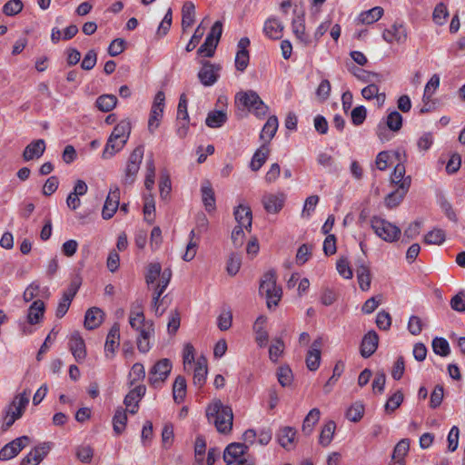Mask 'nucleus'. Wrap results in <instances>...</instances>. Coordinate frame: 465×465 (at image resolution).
Wrapping results in <instances>:
<instances>
[{"mask_svg": "<svg viewBox=\"0 0 465 465\" xmlns=\"http://www.w3.org/2000/svg\"><path fill=\"white\" fill-rule=\"evenodd\" d=\"M431 346L434 353L441 357H446L450 353V344L445 338L435 337Z\"/></svg>", "mask_w": 465, "mask_h": 465, "instance_id": "48", "label": "nucleus"}, {"mask_svg": "<svg viewBox=\"0 0 465 465\" xmlns=\"http://www.w3.org/2000/svg\"><path fill=\"white\" fill-rule=\"evenodd\" d=\"M195 6L192 2H186L182 8V27L186 30L194 23Z\"/></svg>", "mask_w": 465, "mask_h": 465, "instance_id": "37", "label": "nucleus"}, {"mask_svg": "<svg viewBox=\"0 0 465 465\" xmlns=\"http://www.w3.org/2000/svg\"><path fill=\"white\" fill-rule=\"evenodd\" d=\"M371 228L380 238L386 242H394L401 235V230L397 226L379 217L371 219Z\"/></svg>", "mask_w": 465, "mask_h": 465, "instance_id": "5", "label": "nucleus"}, {"mask_svg": "<svg viewBox=\"0 0 465 465\" xmlns=\"http://www.w3.org/2000/svg\"><path fill=\"white\" fill-rule=\"evenodd\" d=\"M407 440H401L394 447L391 465H406Z\"/></svg>", "mask_w": 465, "mask_h": 465, "instance_id": "29", "label": "nucleus"}, {"mask_svg": "<svg viewBox=\"0 0 465 465\" xmlns=\"http://www.w3.org/2000/svg\"><path fill=\"white\" fill-rule=\"evenodd\" d=\"M207 364L205 358L198 359L193 372V383L199 388L203 387L206 381Z\"/></svg>", "mask_w": 465, "mask_h": 465, "instance_id": "32", "label": "nucleus"}, {"mask_svg": "<svg viewBox=\"0 0 465 465\" xmlns=\"http://www.w3.org/2000/svg\"><path fill=\"white\" fill-rule=\"evenodd\" d=\"M284 342L281 338L275 339L274 342L269 348V357L272 361H277L282 354Z\"/></svg>", "mask_w": 465, "mask_h": 465, "instance_id": "60", "label": "nucleus"}, {"mask_svg": "<svg viewBox=\"0 0 465 465\" xmlns=\"http://www.w3.org/2000/svg\"><path fill=\"white\" fill-rule=\"evenodd\" d=\"M208 421L213 423L220 433L227 434L232 430L233 413L230 406L223 405L220 400L213 401L206 408Z\"/></svg>", "mask_w": 465, "mask_h": 465, "instance_id": "1", "label": "nucleus"}, {"mask_svg": "<svg viewBox=\"0 0 465 465\" xmlns=\"http://www.w3.org/2000/svg\"><path fill=\"white\" fill-rule=\"evenodd\" d=\"M117 104V98L114 94H102L96 99L97 108L104 113L112 111Z\"/></svg>", "mask_w": 465, "mask_h": 465, "instance_id": "42", "label": "nucleus"}, {"mask_svg": "<svg viewBox=\"0 0 465 465\" xmlns=\"http://www.w3.org/2000/svg\"><path fill=\"white\" fill-rule=\"evenodd\" d=\"M321 416V411L318 408L312 409L306 415L302 422V430L305 435H310L312 432L314 425L318 422Z\"/></svg>", "mask_w": 465, "mask_h": 465, "instance_id": "35", "label": "nucleus"}, {"mask_svg": "<svg viewBox=\"0 0 465 465\" xmlns=\"http://www.w3.org/2000/svg\"><path fill=\"white\" fill-rule=\"evenodd\" d=\"M248 450L249 446L246 443L229 444L223 452L226 465H255V459L247 453Z\"/></svg>", "mask_w": 465, "mask_h": 465, "instance_id": "3", "label": "nucleus"}, {"mask_svg": "<svg viewBox=\"0 0 465 465\" xmlns=\"http://www.w3.org/2000/svg\"><path fill=\"white\" fill-rule=\"evenodd\" d=\"M223 34V23L216 21L211 27L204 43L197 50L198 54L213 57Z\"/></svg>", "mask_w": 465, "mask_h": 465, "instance_id": "4", "label": "nucleus"}, {"mask_svg": "<svg viewBox=\"0 0 465 465\" xmlns=\"http://www.w3.org/2000/svg\"><path fill=\"white\" fill-rule=\"evenodd\" d=\"M186 394V381L184 377L179 375L174 380L173 385V397L175 402L181 403L183 401Z\"/></svg>", "mask_w": 465, "mask_h": 465, "instance_id": "39", "label": "nucleus"}, {"mask_svg": "<svg viewBox=\"0 0 465 465\" xmlns=\"http://www.w3.org/2000/svg\"><path fill=\"white\" fill-rule=\"evenodd\" d=\"M131 130V122L128 119L122 120L114 126L111 135L109 136V142L112 143L113 140H124V143H127Z\"/></svg>", "mask_w": 465, "mask_h": 465, "instance_id": "21", "label": "nucleus"}, {"mask_svg": "<svg viewBox=\"0 0 465 465\" xmlns=\"http://www.w3.org/2000/svg\"><path fill=\"white\" fill-rule=\"evenodd\" d=\"M284 201L283 193L268 194L262 198V204L267 213H278L282 209Z\"/></svg>", "mask_w": 465, "mask_h": 465, "instance_id": "17", "label": "nucleus"}, {"mask_svg": "<svg viewBox=\"0 0 465 465\" xmlns=\"http://www.w3.org/2000/svg\"><path fill=\"white\" fill-rule=\"evenodd\" d=\"M449 16V12L447 6L443 3H439L433 11L432 18L433 21L440 25H442L446 23V19Z\"/></svg>", "mask_w": 465, "mask_h": 465, "instance_id": "55", "label": "nucleus"}, {"mask_svg": "<svg viewBox=\"0 0 465 465\" xmlns=\"http://www.w3.org/2000/svg\"><path fill=\"white\" fill-rule=\"evenodd\" d=\"M126 422L127 415L125 411L123 408L117 409L113 418L114 430L117 435L124 430Z\"/></svg>", "mask_w": 465, "mask_h": 465, "instance_id": "46", "label": "nucleus"}, {"mask_svg": "<svg viewBox=\"0 0 465 465\" xmlns=\"http://www.w3.org/2000/svg\"><path fill=\"white\" fill-rule=\"evenodd\" d=\"M24 7L21 0H9L3 6V13L7 16H14L19 14Z\"/></svg>", "mask_w": 465, "mask_h": 465, "instance_id": "54", "label": "nucleus"}, {"mask_svg": "<svg viewBox=\"0 0 465 465\" xmlns=\"http://www.w3.org/2000/svg\"><path fill=\"white\" fill-rule=\"evenodd\" d=\"M154 333V326L152 321H148L147 323L139 331L137 338V348L140 352L145 353L150 350L149 338Z\"/></svg>", "mask_w": 465, "mask_h": 465, "instance_id": "15", "label": "nucleus"}, {"mask_svg": "<svg viewBox=\"0 0 465 465\" xmlns=\"http://www.w3.org/2000/svg\"><path fill=\"white\" fill-rule=\"evenodd\" d=\"M220 64H212L210 61H203L202 67L198 73V78L204 86L213 85L220 77Z\"/></svg>", "mask_w": 465, "mask_h": 465, "instance_id": "8", "label": "nucleus"}, {"mask_svg": "<svg viewBox=\"0 0 465 465\" xmlns=\"http://www.w3.org/2000/svg\"><path fill=\"white\" fill-rule=\"evenodd\" d=\"M30 441L28 436H21L13 440L0 450V460H8L15 458Z\"/></svg>", "mask_w": 465, "mask_h": 465, "instance_id": "9", "label": "nucleus"}, {"mask_svg": "<svg viewBox=\"0 0 465 465\" xmlns=\"http://www.w3.org/2000/svg\"><path fill=\"white\" fill-rule=\"evenodd\" d=\"M282 30V25L275 18H270L264 23L263 32L271 39H280Z\"/></svg>", "mask_w": 465, "mask_h": 465, "instance_id": "31", "label": "nucleus"}, {"mask_svg": "<svg viewBox=\"0 0 465 465\" xmlns=\"http://www.w3.org/2000/svg\"><path fill=\"white\" fill-rule=\"evenodd\" d=\"M233 214L236 222L238 223V225H242V227H244V229L250 232L252 230V213L251 208L240 204L234 210Z\"/></svg>", "mask_w": 465, "mask_h": 465, "instance_id": "19", "label": "nucleus"}, {"mask_svg": "<svg viewBox=\"0 0 465 465\" xmlns=\"http://www.w3.org/2000/svg\"><path fill=\"white\" fill-rule=\"evenodd\" d=\"M119 340H120V327L117 323H114L112 328L110 329L105 344H104V351L106 353V356H108V352H111L112 354L114 353L115 350L119 347Z\"/></svg>", "mask_w": 465, "mask_h": 465, "instance_id": "25", "label": "nucleus"}, {"mask_svg": "<svg viewBox=\"0 0 465 465\" xmlns=\"http://www.w3.org/2000/svg\"><path fill=\"white\" fill-rule=\"evenodd\" d=\"M382 36L383 39L389 43H391L393 41H404L406 37L405 28L403 27L402 25H397L395 24L392 25L391 29L385 30L382 34Z\"/></svg>", "mask_w": 465, "mask_h": 465, "instance_id": "36", "label": "nucleus"}, {"mask_svg": "<svg viewBox=\"0 0 465 465\" xmlns=\"http://www.w3.org/2000/svg\"><path fill=\"white\" fill-rule=\"evenodd\" d=\"M45 150V142L43 139H38L31 142L24 150L23 158L28 162L34 159L40 158Z\"/></svg>", "mask_w": 465, "mask_h": 465, "instance_id": "16", "label": "nucleus"}, {"mask_svg": "<svg viewBox=\"0 0 465 465\" xmlns=\"http://www.w3.org/2000/svg\"><path fill=\"white\" fill-rule=\"evenodd\" d=\"M29 403V393L24 391L16 395L12 402L7 406V410L14 411V412L20 411V418L23 416L27 405Z\"/></svg>", "mask_w": 465, "mask_h": 465, "instance_id": "33", "label": "nucleus"}, {"mask_svg": "<svg viewBox=\"0 0 465 465\" xmlns=\"http://www.w3.org/2000/svg\"><path fill=\"white\" fill-rule=\"evenodd\" d=\"M322 345V340L321 337L313 341L312 348L308 351L306 355V366L307 368L314 371L318 370L321 363V347Z\"/></svg>", "mask_w": 465, "mask_h": 465, "instance_id": "12", "label": "nucleus"}, {"mask_svg": "<svg viewBox=\"0 0 465 465\" xmlns=\"http://www.w3.org/2000/svg\"><path fill=\"white\" fill-rule=\"evenodd\" d=\"M405 173H406L405 165L403 163H398L395 166L394 171L391 176V183L392 184L398 186V188L403 190L404 184H405V182L403 179Z\"/></svg>", "mask_w": 465, "mask_h": 465, "instance_id": "50", "label": "nucleus"}, {"mask_svg": "<svg viewBox=\"0 0 465 465\" xmlns=\"http://www.w3.org/2000/svg\"><path fill=\"white\" fill-rule=\"evenodd\" d=\"M104 312L98 307L88 309L84 316V327L87 330H94L100 326L103 322Z\"/></svg>", "mask_w": 465, "mask_h": 465, "instance_id": "22", "label": "nucleus"}, {"mask_svg": "<svg viewBox=\"0 0 465 465\" xmlns=\"http://www.w3.org/2000/svg\"><path fill=\"white\" fill-rule=\"evenodd\" d=\"M356 266L359 286L362 291H368L371 281L370 268L364 263L363 260H359Z\"/></svg>", "mask_w": 465, "mask_h": 465, "instance_id": "20", "label": "nucleus"}, {"mask_svg": "<svg viewBox=\"0 0 465 465\" xmlns=\"http://www.w3.org/2000/svg\"><path fill=\"white\" fill-rule=\"evenodd\" d=\"M379 337L374 331H369L364 335L361 343V355L363 358L371 357L378 347Z\"/></svg>", "mask_w": 465, "mask_h": 465, "instance_id": "14", "label": "nucleus"}, {"mask_svg": "<svg viewBox=\"0 0 465 465\" xmlns=\"http://www.w3.org/2000/svg\"><path fill=\"white\" fill-rule=\"evenodd\" d=\"M446 240V232L440 228H434L424 235L423 242L428 245H440Z\"/></svg>", "mask_w": 465, "mask_h": 465, "instance_id": "41", "label": "nucleus"}, {"mask_svg": "<svg viewBox=\"0 0 465 465\" xmlns=\"http://www.w3.org/2000/svg\"><path fill=\"white\" fill-rule=\"evenodd\" d=\"M172 371V362L169 359L158 361L150 370L149 383L154 388L160 386Z\"/></svg>", "mask_w": 465, "mask_h": 465, "instance_id": "7", "label": "nucleus"}, {"mask_svg": "<svg viewBox=\"0 0 465 465\" xmlns=\"http://www.w3.org/2000/svg\"><path fill=\"white\" fill-rule=\"evenodd\" d=\"M383 12L382 7L375 6L368 11L361 12L359 15V21L364 25H371L383 15Z\"/></svg>", "mask_w": 465, "mask_h": 465, "instance_id": "38", "label": "nucleus"}, {"mask_svg": "<svg viewBox=\"0 0 465 465\" xmlns=\"http://www.w3.org/2000/svg\"><path fill=\"white\" fill-rule=\"evenodd\" d=\"M202 201L207 213H212L216 209V201L214 191L209 181H205L201 187Z\"/></svg>", "mask_w": 465, "mask_h": 465, "instance_id": "18", "label": "nucleus"}, {"mask_svg": "<svg viewBox=\"0 0 465 465\" xmlns=\"http://www.w3.org/2000/svg\"><path fill=\"white\" fill-rule=\"evenodd\" d=\"M148 321H145L144 314L140 303L132 305L131 313L129 317V323L131 327L138 331L143 327Z\"/></svg>", "mask_w": 465, "mask_h": 465, "instance_id": "24", "label": "nucleus"}, {"mask_svg": "<svg viewBox=\"0 0 465 465\" xmlns=\"http://www.w3.org/2000/svg\"><path fill=\"white\" fill-rule=\"evenodd\" d=\"M162 272V266L159 262H152L148 265L145 282L147 284L153 283Z\"/></svg>", "mask_w": 465, "mask_h": 465, "instance_id": "58", "label": "nucleus"}, {"mask_svg": "<svg viewBox=\"0 0 465 465\" xmlns=\"http://www.w3.org/2000/svg\"><path fill=\"white\" fill-rule=\"evenodd\" d=\"M276 272L274 270H270L262 275L261 279L259 292L261 294L269 292L271 289L277 287L276 285Z\"/></svg>", "mask_w": 465, "mask_h": 465, "instance_id": "40", "label": "nucleus"}, {"mask_svg": "<svg viewBox=\"0 0 465 465\" xmlns=\"http://www.w3.org/2000/svg\"><path fill=\"white\" fill-rule=\"evenodd\" d=\"M45 310V302L41 300L35 301L28 309L27 321L34 325L38 323L44 317Z\"/></svg>", "mask_w": 465, "mask_h": 465, "instance_id": "26", "label": "nucleus"}, {"mask_svg": "<svg viewBox=\"0 0 465 465\" xmlns=\"http://www.w3.org/2000/svg\"><path fill=\"white\" fill-rule=\"evenodd\" d=\"M69 349L77 362H82L86 358V349L84 339L78 332L72 334L69 340Z\"/></svg>", "mask_w": 465, "mask_h": 465, "instance_id": "13", "label": "nucleus"}, {"mask_svg": "<svg viewBox=\"0 0 465 465\" xmlns=\"http://www.w3.org/2000/svg\"><path fill=\"white\" fill-rule=\"evenodd\" d=\"M403 393L400 391H396L388 399L385 404V411L387 412L393 411L401 405V403L403 401Z\"/></svg>", "mask_w": 465, "mask_h": 465, "instance_id": "62", "label": "nucleus"}, {"mask_svg": "<svg viewBox=\"0 0 465 465\" xmlns=\"http://www.w3.org/2000/svg\"><path fill=\"white\" fill-rule=\"evenodd\" d=\"M52 442H43L35 446L22 460L20 465H38L50 452Z\"/></svg>", "mask_w": 465, "mask_h": 465, "instance_id": "10", "label": "nucleus"}, {"mask_svg": "<svg viewBox=\"0 0 465 465\" xmlns=\"http://www.w3.org/2000/svg\"><path fill=\"white\" fill-rule=\"evenodd\" d=\"M120 190L118 187L111 189L103 207L102 216L105 220L111 219L119 206Z\"/></svg>", "mask_w": 465, "mask_h": 465, "instance_id": "11", "label": "nucleus"}, {"mask_svg": "<svg viewBox=\"0 0 465 465\" xmlns=\"http://www.w3.org/2000/svg\"><path fill=\"white\" fill-rule=\"evenodd\" d=\"M270 150L266 143H263L253 154L250 168L257 172L259 171L262 166L265 163L268 156H269Z\"/></svg>", "mask_w": 465, "mask_h": 465, "instance_id": "28", "label": "nucleus"}, {"mask_svg": "<svg viewBox=\"0 0 465 465\" xmlns=\"http://www.w3.org/2000/svg\"><path fill=\"white\" fill-rule=\"evenodd\" d=\"M336 268L341 276L345 279H351L353 276L352 270L350 267L347 258L341 257L337 261Z\"/></svg>", "mask_w": 465, "mask_h": 465, "instance_id": "61", "label": "nucleus"}, {"mask_svg": "<svg viewBox=\"0 0 465 465\" xmlns=\"http://www.w3.org/2000/svg\"><path fill=\"white\" fill-rule=\"evenodd\" d=\"M227 114L222 110L210 111L205 119V124L210 128L222 127L227 122Z\"/></svg>", "mask_w": 465, "mask_h": 465, "instance_id": "30", "label": "nucleus"}, {"mask_svg": "<svg viewBox=\"0 0 465 465\" xmlns=\"http://www.w3.org/2000/svg\"><path fill=\"white\" fill-rule=\"evenodd\" d=\"M292 31L296 37L304 44L308 45L311 43L309 36L305 34V25L302 16H298L292 20Z\"/></svg>", "mask_w": 465, "mask_h": 465, "instance_id": "44", "label": "nucleus"}, {"mask_svg": "<svg viewBox=\"0 0 465 465\" xmlns=\"http://www.w3.org/2000/svg\"><path fill=\"white\" fill-rule=\"evenodd\" d=\"M350 71L361 81L364 83H370L374 78L376 81L381 82V75L377 73H372L369 71H365L360 69L356 66H353Z\"/></svg>", "mask_w": 465, "mask_h": 465, "instance_id": "51", "label": "nucleus"}, {"mask_svg": "<svg viewBox=\"0 0 465 465\" xmlns=\"http://www.w3.org/2000/svg\"><path fill=\"white\" fill-rule=\"evenodd\" d=\"M402 126V116L397 112L393 111L389 114L385 122H381L376 129V134L381 141H388L390 139V131H399Z\"/></svg>", "mask_w": 465, "mask_h": 465, "instance_id": "6", "label": "nucleus"}, {"mask_svg": "<svg viewBox=\"0 0 465 465\" xmlns=\"http://www.w3.org/2000/svg\"><path fill=\"white\" fill-rule=\"evenodd\" d=\"M335 429L336 424L333 420H330L324 425L319 438V443L322 446L327 447L331 442Z\"/></svg>", "mask_w": 465, "mask_h": 465, "instance_id": "45", "label": "nucleus"}, {"mask_svg": "<svg viewBox=\"0 0 465 465\" xmlns=\"http://www.w3.org/2000/svg\"><path fill=\"white\" fill-rule=\"evenodd\" d=\"M267 322V318L263 315L259 316L254 324H253V331L255 332V341L260 347H263L267 344L269 335L266 330L264 329V325Z\"/></svg>", "mask_w": 465, "mask_h": 465, "instance_id": "23", "label": "nucleus"}, {"mask_svg": "<svg viewBox=\"0 0 465 465\" xmlns=\"http://www.w3.org/2000/svg\"><path fill=\"white\" fill-rule=\"evenodd\" d=\"M160 196L165 200L169 197L172 191V183L170 175L167 173H163L160 177L159 183Z\"/></svg>", "mask_w": 465, "mask_h": 465, "instance_id": "56", "label": "nucleus"}, {"mask_svg": "<svg viewBox=\"0 0 465 465\" xmlns=\"http://www.w3.org/2000/svg\"><path fill=\"white\" fill-rule=\"evenodd\" d=\"M235 104L240 108L247 109L257 117H264L269 107L263 103L259 94L253 90L242 91L235 95Z\"/></svg>", "mask_w": 465, "mask_h": 465, "instance_id": "2", "label": "nucleus"}, {"mask_svg": "<svg viewBox=\"0 0 465 465\" xmlns=\"http://www.w3.org/2000/svg\"><path fill=\"white\" fill-rule=\"evenodd\" d=\"M427 325V319H422L416 315L409 317V332H411L412 335H420L423 328Z\"/></svg>", "mask_w": 465, "mask_h": 465, "instance_id": "49", "label": "nucleus"}, {"mask_svg": "<svg viewBox=\"0 0 465 465\" xmlns=\"http://www.w3.org/2000/svg\"><path fill=\"white\" fill-rule=\"evenodd\" d=\"M295 435L296 430L293 427H283L278 431V442L282 448L288 450L289 446L293 443Z\"/></svg>", "mask_w": 465, "mask_h": 465, "instance_id": "34", "label": "nucleus"}, {"mask_svg": "<svg viewBox=\"0 0 465 465\" xmlns=\"http://www.w3.org/2000/svg\"><path fill=\"white\" fill-rule=\"evenodd\" d=\"M145 391L146 388L144 385H139L135 387L134 390H131L125 396L124 403L127 408L131 407L133 404H138L145 394Z\"/></svg>", "mask_w": 465, "mask_h": 465, "instance_id": "43", "label": "nucleus"}, {"mask_svg": "<svg viewBox=\"0 0 465 465\" xmlns=\"http://www.w3.org/2000/svg\"><path fill=\"white\" fill-rule=\"evenodd\" d=\"M94 456V450L89 445H82L76 449V457L84 463H89Z\"/></svg>", "mask_w": 465, "mask_h": 465, "instance_id": "63", "label": "nucleus"}, {"mask_svg": "<svg viewBox=\"0 0 465 465\" xmlns=\"http://www.w3.org/2000/svg\"><path fill=\"white\" fill-rule=\"evenodd\" d=\"M125 144L126 143H124V140H113V142L110 143L108 139L103 151L102 157L104 159L112 158L116 153L120 152Z\"/></svg>", "mask_w": 465, "mask_h": 465, "instance_id": "47", "label": "nucleus"}, {"mask_svg": "<svg viewBox=\"0 0 465 465\" xmlns=\"http://www.w3.org/2000/svg\"><path fill=\"white\" fill-rule=\"evenodd\" d=\"M444 388L442 385L438 384L434 387L430 399V407L432 409L438 408L443 400Z\"/></svg>", "mask_w": 465, "mask_h": 465, "instance_id": "59", "label": "nucleus"}, {"mask_svg": "<svg viewBox=\"0 0 465 465\" xmlns=\"http://www.w3.org/2000/svg\"><path fill=\"white\" fill-rule=\"evenodd\" d=\"M277 378L279 383L282 387H287L292 384V371L289 366H282L277 371Z\"/></svg>", "mask_w": 465, "mask_h": 465, "instance_id": "57", "label": "nucleus"}, {"mask_svg": "<svg viewBox=\"0 0 465 465\" xmlns=\"http://www.w3.org/2000/svg\"><path fill=\"white\" fill-rule=\"evenodd\" d=\"M450 306L456 312H465V291H460L452 297Z\"/></svg>", "mask_w": 465, "mask_h": 465, "instance_id": "64", "label": "nucleus"}, {"mask_svg": "<svg viewBox=\"0 0 465 465\" xmlns=\"http://www.w3.org/2000/svg\"><path fill=\"white\" fill-rule=\"evenodd\" d=\"M364 413V406L362 403L356 401L347 410L346 417L353 422L359 421Z\"/></svg>", "mask_w": 465, "mask_h": 465, "instance_id": "53", "label": "nucleus"}, {"mask_svg": "<svg viewBox=\"0 0 465 465\" xmlns=\"http://www.w3.org/2000/svg\"><path fill=\"white\" fill-rule=\"evenodd\" d=\"M406 190L397 188L395 191L389 193L385 198V204L389 208L398 206L404 199Z\"/></svg>", "mask_w": 465, "mask_h": 465, "instance_id": "52", "label": "nucleus"}, {"mask_svg": "<svg viewBox=\"0 0 465 465\" xmlns=\"http://www.w3.org/2000/svg\"><path fill=\"white\" fill-rule=\"evenodd\" d=\"M278 118L275 115L270 116L263 125L260 134V139L267 144L274 137L278 129Z\"/></svg>", "mask_w": 465, "mask_h": 465, "instance_id": "27", "label": "nucleus"}]
</instances>
